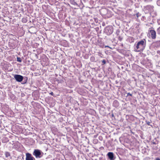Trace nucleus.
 <instances>
[{
	"instance_id": "obj_1",
	"label": "nucleus",
	"mask_w": 160,
	"mask_h": 160,
	"mask_svg": "<svg viewBox=\"0 0 160 160\" xmlns=\"http://www.w3.org/2000/svg\"><path fill=\"white\" fill-rule=\"evenodd\" d=\"M146 45V40L145 39L139 41L136 45L135 51L140 52L142 51L145 49Z\"/></svg>"
},
{
	"instance_id": "obj_2",
	"label": "nucleus",
	"mask_w": 160,
	"mask_h": 160,
	"mask_svg": "<svg viewBox=\"0 0 160 160\" xmlns=\"http://www.w3.org/2000/svg\"><path fill=\"white\" fill-rule=\"evenodd\" d=\"M154 7L152 5H148L144 7L145 11L147 12H152L154 11Z\"/></svg>"
},
{
	"instance_id": "obj_3",
	"label": "nucleus",
	"mask_w": 160,
	"mask_h": 160,
	"mask_svg": "<svg viewBox=\"0 0 160 160\" xmlns=\"http://www.w3.org/2000/svg\"><path fill=\"white\" fill-rule=\"evenodd\" d=\"M104 31L107 35H110L113 32V28L112 27L108 26L105 28Z\"/></svg>"
},
{
	"instance_id": "obj_4",
	"label": "nucleus",
	"mask_w": 160,
	"mask_h": 160,
	"mask_svg": "<svg viewBox=\"0 0 160 160\" xmlns=\"http://www.w3.org/2000/svg\"><path fill=\"white\" fill-rule=\"evenodd\" d=\"M149 32L151 38L152 39H155L156 37V31L154 30H150L149 31Z\"/></svg>"
},
{
	"instance_id": "obj_5",
	"label": "nucleus",
	"mask_w": 160,
	"mask_h": 160,
	"mask_svg": "<svg viewBox=\"0 0 160 160\" xmlns=\"http://www.w3.org/2000/svg\"><path fill=\"white\" fill-rule=\"evenodd\" d=\"M14 77L16 80L18 82H21L23 79V76L20 75L15 74Z\"/></svg>"
},
{
	"instance_id": "obj_6",
	"label": "nucleus",
	"mask_w": 160,
	"mask_h": 160,
	"mask_svg": "<svg viewBox=\"0 0 160 160\" xmlns=\"http://www.w3.org/2000/svg\"><path fill=\"white\" fill-rule=\"evenodd\" d=\"M33 155L35 156L36 158H40V151L39 150L35 149L33 153Z\"/></svg>"
},
{
	"instance_id": "obj_7",
	"label": "nucleus",
	"mask_w": 160,
	"mask_h": 160,
	"mask_svg": "<svg viewBox=\"0 0 160 160\" xmlns=\"http://www.w3.org/2000/svg\"><path fill=\"white\" fill-rule=\"evenodd\" d=\"M26 160H35V159L31 154L28 153H26Z\"/></svg>"
},
{
	"instance_id": "obj_8",
	"label": "nucleus",
	"mask_w": 160,
	"mask_h": 160,
	"mask_svg": "<svg viewBox=\"0 0 160 160\" xmlns=\"http://www.w3.org/2000/svg\"><path fill=\"white\" fill-rule=\"evenodd\" d=\"M134 38L132 37H129L128 38V40L130 43L134 42Z\"/></svg>"
},
{
	"instance_id": "obj_9",
	"label": "nucleus",
	"mask_w": 160,
	"mask_h": 160,
	"mask_svg": "<svg viewBox=\"0 0 160 160\" xmlns=\"http://www.w3.org/2000/svg\"><path fill=\"white\" fill-rule=\"evenodd\" d=\"M108 157L110 159L112 160L113 158V154L112 152H109L108 154Z\"/></svg>"
},
{
	"instance_id": "obj_10",
	"label": "nucleus",
	"mask_w": 160,
	"mask_h": 160,
	"mask_svg": "<svg viewBox=\"0 0 160 160\" xmlns=\"http://www.w3.org/2000/svg\"><path fill=\"white\" fill-rule=\"evenodd\" d=\"M5 155L6 157L8 158L10 156V154L8 152H6L5 153Z\"/></svg>"
},
{
	"instance_id": "obj_11",
	"label": "nucleus",
	"mask_w": 160,
	"mask_h": 160,
	"mask_svg": "<svg viewBox=\"0 0 160 160\" xmlns=\"http://www.w3.org/2000/svg\"><path fill=\"white\" fill-rule=\"evenodd\" d=\"M17 61L19 62H22V60L20 57H17Z\"/></svg>"
},
{
	"instance_id": "obj_12",
	"label": "nucleus",
	"mask_w": 160,
	"mask_h": 160,
	"mask_svg": "<svg viewBox=\"0 0 160 160\" xmlns=\"http://www.w3.org/2000/svg\"><path fill=\"white\" fill-rule=\"evenodd\" d=\"M157 32L158 34L160 35V27L157 29Z\"/></svg>"
},
{
	"instance_id": "obj_13",
	"label": "nucleus",
	"mask_w": 160,
	"mask_h": 160,
	"mask_svg": "<svg viewBox=\"0 0 160 160\" xmlns=\"http://www.w3.org/2000/svg\"><path fill=\"white\" fill-rule=\"evenodd\" d=\"M116 104V105L118 106L119 105V103L117 101H114L113 103V104Z\"/></svg>"
},
{
	"instance_id": "obj_14",
	"label": "nucleus",
	"mask_w": 160,
	"mask_h": 160,
	"mask_svg": "<svg viewBox=\"0 0 160 160\" xmlns=\"http://www.w3.org/2000/svg\"><path fill=\"white\" fill-rule=\"evenodd\" d=\"M122 39L123 38L120 36H119L118 37V40L120 41H122Z\"/></svg>"
},
{
	"instance_id": "obj_15",
	"label": "nucleus",
	"mask_w": 160,
	"mask_h": 160,
	"mask_svg": "<svg viewBox=\"0 0 160 160\" xmlns=\"http://www.w3.org/2000/svg\"><path fill=\"white\" fill-rule=\"evenodd\" d=\"M157 3L158 6H160V0H158L157 1Z\"/></svg>"
},
{
	"instance_id": "obj_16",
	"label": "nucleus",
	"mask_w": 160,
	"mask_h": 160,
	"mask_svg": "<svg viewBox=\"0 0 160 160\" xmlns=\"http://www.w3.org/2000/svg\"><path fill=\"white\" fill-rule=\"evenodd\" d=\"M157 23L159 25H160V19H158L157 20Z\"/></svg>"
},
{
	"instance_id": "obj_17",
	"label": "nucleus",
	"mask_w": 160,
	"mask_h": 160,
	"mask_svg": "<svg viewBox=\"0 0 160 160\" xmlns=\"http://www.w3.org/2000/svg\"><path fill=\"white\" fill-rule=\"evenodd\" d=\"M146 122L148 125H150V122L146 121Z\"/></svg>"
},
{
	"instance_id": "obj_18",
	"label": "nucleus",
	"mask_w": 160,
	"mask_h": 160,
	"mask_svg": "<svg viewBox=\"0 0 160 160\" xmlns=\"http://www.w3.org/2000/svg\"><path fill=\"white\" fill-rule=\"evenodd\" d=\"M102 63H103V64H105L106 62V61L105 60H103L102 61Z\"/></svg>"
},
{
	"instance_id": "obj_19",
	"label": "nucleus",
	"mask_w": 160,
	"mask_h": 160,
	"mask_svg": "<svg viewBox=\"0 0 160 160\" xmlns=\"http://www.w3.org/2000/svg\"><path fill=\"white\" fill-rule=\"evenodd\" d=\"M127 95L128 96H132V94L130 93H127Z\"/></svg>"
},
{
	"instance_id": "obj_20",
	"label": "nucleus",
	"mask_w": 160,
	"mask_h": 160,
	"mask_svg": "<svg viewBox=\"0 0 160 160\" xmlns=\"http://www.w3.org/2000/svg\"><path fill=\"white\" fill-rule=\"evenodd\" d=\"M50 94L51 95H53V92H51V93H50Z\"/></svg>"
},
{
	"instance_id": "obj_21",
	"label": "nucleus",
	"mask_w": 160,
	"mask_h": 160,
	"mask_svg": "<svg viewBox=\"0 0 160 160\" xmlns=\"http://www.w3.org/2000/svg\"><path fill=\"white\" fill-rule=\"evenodd\" d=\"M156 160H160V159L159 158H157Z\"/></svg>"
},
{
	"instance_id": "obj_22",
	"label": "nucleus",
	"mask_w": 160,
	"mask_h": 160,
	"mask_svg": "<svg viewBox=\"0 0 160 160\" xmlns=\"http://www.w3.org/2000/svg\"><path fill=\"white\" fill-rule=\"evenodd\" d=\"M105 47V48H106V47H109V46H106Z\"/></svg>"
},
{
	"instance_id": "obj_23",
	"label": "nucleus",
	"mask_w": 160,
	"mask_h": 160,
	"mask_svg": "<svg viewBox=\"0 0 160 160\" xmlns=\"http://www.w3.org/2000/svg\"><path fill=\"white\" fill-rule=\"evenodd\" d=\"M92 58H94V57H91V59Z\"/></svg>"
},
{
	"instance_id": "obj_24",
	"label": "nucleus",
	"mask_w": 160,
	"mask_h": 160,
	"mask_svg": "<svg viewBox=\"0 0 160 160\" xmlns=\"http://www.w3.org/2000/svg\"><path fill=\"white\" fill-rule=\"evenodd\" d=\"M151 28H152H152H150V29H151Z\"/></svg>"
},
{
	"instance_id": "obj_25",
	"label": "nucleus",
	"mask_w": 160,
	"mask_h": 160,
	"mask_svg": "<svg viewBox=\"0 0 160 160\" xmlns=\"http://www.w3.org/2000/svg\"><path fill=\"white\" fill-rule=\"evenodd\" d=\"M153 143V144H156L155 142H154Z\"/></svg>"
},
{
	"instance_id": "obj_26",
	"label": "nucleus",
	"mask_w": 160,
	"mask_h": 160,
	"mask_svg": "<svg viewBox=\"0 0 160 160\" xmlns=\"http://www.w3.org/2000/svg\"><path fill=\"white\" fill-rule=\"evenodd\" d=\"M24 20V19H22V21H23Z\"/></svg>"
}]
</instances>
